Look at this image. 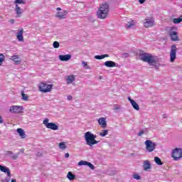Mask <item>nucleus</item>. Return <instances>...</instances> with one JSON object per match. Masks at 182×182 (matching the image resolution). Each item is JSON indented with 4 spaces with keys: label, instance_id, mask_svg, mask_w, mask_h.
I'll return each instance as SVG.
<instances>
[{
    "label": "nucleus",
    "instance_id": "f257e3e1",
    "mask_svg": "<svg viewBox=\"0 0 182 182\" xmlns=\"http://www.w3.org/2000/svg\"><path fill=\"white\" fill-rule=\"evenodd\" d=\"M109 4L107 3H104L101 4L97 11V16L99 19H106L107 15H109Z\"/></svg>",
    "mask_w": 182,
    "mask_h": 182
},
{
    "label": "nucleus",
    "instance_id": "f03ea898",
    "mask_svg": "<svg viewBox=\"0 0 182 182\" xmlns=\"http://www.w3.org/2000/svg\"><path fill=\"white\" fill-rule=\"evenodd\" d=\"M139 56L140 60H142V62H146V63H149V65H153L157 63V60H156V56L151 54L147 53H140Z\"/></svg>",
    "mask_w": 182,
    "mask_h": 182
},
{
    "label": "nucleus",
    "instance_id": "7ed1b4c3",
    "mask_svg": "<svg viewBox=\"0 0 182 182\" xmlns=\"http://www.w3.org/2000/svg\"><path fill=\"white\" fill-rule=\"evenodd\" d=\"M84 138L87 146H95V144L99 143V141L96 140V135L92 134L90 132H87L85 134Z\"/></svg>",
    "mask_w": 182,
    "mask_h": 182
},
{
    "label": "nucleus",
    "instance_id": "20e7f679",
    "mask_svg": "<svg viewBox=\"0 0 182 182\" xmlns=\"http://www.w3.org/2000/svg\"><path fill=\"white\" fill-rule=\"evenodd\" d=\"M38 88L42 93H49L50 92H52V90L53 89V84H48L44 82H41Z\"/></svg>",
    "mask_w": 182,
    "mask_h": 182
},
{
    "label": "nucleus",
    "instance_id": "39448f33",
    "mask_svg": "<svg viewBox=\"0 0 182 182\" xmlns=\"http://www.w3.org/2000/svg\"><path fill=\"white\" fill-rule=\"evenodd\" d=\"M43 124H44L47 129H50V130H59V127L53 122H49V119L48 118L43 121Z\"/></svg>",
    "mask_w": 182,
    "mask_h": 182
},
{
    "label": "nucleus",
    "instance_id": "423d86ee",
    "mask_svg": "<svg viewBox=\"0 0 182 182\" xmlns=\"http://www.w3.org/2000/svg\"><path fill=\"white\" fill-rule=\"evenodd\" d=\"M145 146L147 151L151 153V151H154L156 150V143L151 141V140H146L145 141Z\"/></svg>",
    "mask_w": 182,
    "mask_h": 182
},
{
    "label": "nucleus",
    "instance_id": "0eeeda50",
    "mask_svg": "<svg viewBox=\"0 0 182 182\" xmlns=\"http://www.w3.org/2000/svg\"><path fill=\"white\" fill-rule=\"evenodd\" d=\"M172 157L173 160L178 161L182 158V150L180 148H176L172 151Z\"/></svg>",
    "mask_w": 182,
    "mask_h": 182
},
{
    "label": "nucleus",
    "instance_id": "6e6552de",
    "mask_svg": "<svg viewBox=\"0 0 182 182\" xmlns=\"http://www.w3.org/2000/svg\"><path fill=\"white\" fill-rule=\"evenodd\" d=\"M177 53V46L173 45L170 53V62H174L176 60V56Z\"/></svg>",
    "mask_w": 182,
    "mask_h": 182
},
{
    "label": "nucleus",
    "instance_id": "1a4fd4ad",
    "mask_svg": "<svg viewBox=\"0 0 182 182\" xmlns=\"http://www.w3.org/2000/svg\"><path fill=\"white\" fill-rule=\"evenodd\" d=\"M23 110V107H22V106H18V105H14L12 107H10L9 109V112L11 113H22Z\"/></svg>",
    "mask_w": 182,
    "mask_h": 182
},
{
    "label": "nucleus",
    "instance_id": "9d476101",
    "mask_svg": "<svg viewBox=\"0 0 182 182\" xmlns=\"http://www.w3.org/2000/svg\"><path fill=\"white\" fill-rule=\"evenodd\" d=\"M168 36L171 38V41L173 42H177V41H178V33L176 31L173 30L169 31Z\"/></svg>",
    "mask_w": 182,
    "mask_h": 182
},
{
    "label": "nucleus",
    "instance_id": "9b49d317",
    "mask_svg": "<svg viewBox=\"0 0 182 182\" xmlns=\"http://www.w3.org/2000/svg\"><path fill=\"white\" fill-rule=\"evenodd\" d=\"M144 26L145 28H151V26H154V19L153 18H146L144 23Z\"/></svg>",
    "mask_w": 182,
    "mask_h": 182
},
{
    "label": "nucleus",
    "instance_id": "f8f14e48",
    "mask_svg": "<svg viewBox=\"0 0 182 182\" xmlns=\"http://www.w3.org/2000/svg\"><path fill=\"white\" fill-rule=\"evenodd\" d=\"M66 15H68V11L65 10L63 12L58 11L55 14V18H58V19H65Z\"/></svg>",
    "mask_w": 182,
    "mask_h": 182
},
{
    "label": "nucleus",
    "instance_id": "ddd939ff",
    "mask_svg": "<svg viewBox=\"0 0 182 182\" xmlns=\"http://www.w3.org/2000/svg\"><path fill=\"white\" fill-rule=\"evenodd\" d=\"M78 166H87L88 167H90V168H91V170H95V166H93L92 163L86 161H80L78 163Z\"/></svg>",
    "mask_w": 182,
    "mask_h": 182
},
{
    "label": "nucleus",
    "instance_id": "4468645a",
    "mask_svg": "<svg viewBox=\"0 0 182 182\" xmlns=\"http://www.w3.org/2000/svg\"><path fill=\"white\" fill-rule=\"evenodd\" d=\"M129 102H130L132 107L134 110H140V107H139V104L136 102V101L133 100L130 97H128Z\"/></svg>",
    "mask_w": 182,
    "mask_h": 182
},
{
    "label": "nucleus",
    "instance_id": "2eb2a0df",
    "mask_svg": "<svg viewBox=\"0 0 182 182\" xmlns=\"http://www.w3.org/2000/svg\"><path fill=\"white\" fill-rule=\"evenodd\" d=\"M70 58H72V55L70 54H67V55H59V59L62 62H68V60H70Z\"/></svg>",
    "mask_w": 182,
    "mask_h": 182
},
{
    "label": "nucleus",
    "instance_id": "dca6fc26",
    "mask_svg": "<svg viewBox=\"0 0 182 182\" xmlns=\"http://www.w3.org/2000/svg\"><path fill=\"white\" fill-rule=\"evenodd\" d=\"M16 38L19 42H23V28H21L17 33Z\"/></svg>",
    "mask_w": 182,
    "mask_h": 182
},
{
    "label": "nucleus",
    "instance_id": "f3484780",
    "mask_svg": "<svg viewBox=\"0 0 182 182\" xmlns=\"http://www.w3.org/2000/svg\"><path fill=\"white\" fill-rule=\"evenodd\" d=\"M98 123L102 129L107 127V124L106 123V118L102 117L98 119Z\"/></svg>",
    "mask_w": 182,
    "mask_h": 182
},
{
    "label": "nucleus",
    "instance_id": "a211bd4d",
    "mask_svg": "<svg viewBox=\"0 0 182 182\" xmlns=\"http://www.w3.org/2000/svg\"><path fill=\"white\" fill-rule=\"evenodd\" d=\"M0 170L3 172V173H6L8 177H11V170H9V168L6 167V166H4L2 165H0Z\"/></svg>",
    "mask_w": 182,
    "mask_h": 182
},
{
    "label": "nucleus",
    "instance_id": "6ab92c4d",
    "mask_svg": "<svg viewBox=\"0 0 182 182\" xmlns=\"http://www.w3.org/2000/svg\"><path fill=\"white\" fill-rule=\"evenodd\" d=\"M76 80V77L75 75H68L66 77L67 85H70Z\"/></svg>",
    "mask_w": 182,
    "mask_h": 182
},
{
    "label": "nucleus",
    "instance_id": "aec40b11",
    "mask_svg": "<svg viewBox=\"0 0 182 182\" xmlns=\"http://www.w3.org/2000/svg\"><path fill=\"white\" fill-rule=\"evenodd\" d=\"M10 59L13 60L16 65H19L21 62V59H19V55H13Z\"/></svg>",
    "mask_w": 182,
    "mask_h": 182
},
{
    "label": "nucleus",
    "instance_id": "412c9836",
    "mask_svg": "<svg viewBox=\"0 0 182 182\" xmlns=\"http://www.w3.org/2000/svg\"><path fill=\"white\" fill-rule=\"evenodd\" d=\"M143 167H144V171H147V170H150V168H151V164L149 161L146 160L144 161Z\"/></svg>",
    "mask_w": 182,
    "mask_h": 182
},
{
    "label": "nucleus",
    "instance_id": "4be33fe9",
    "mask_svg": "<svg viewBox=\"0 0 182 182\" xmlns=\"http://www.w3.org/2000/svg\"><path fill=\"white\" fill-rule=\"evenodd\" d=\"M104 65L107 68H116V63L114 61H106Z\"/></svg>",
    "mask_w": 182,
    "mask_h": 182
},
{
    "label": "nucleus",
    "instance_id": "5701e85b",
    "mask_svg": "<svg viewBox=\"0 0 182 182\" xmlns=\"http://www.w3.org/2000/svg\"><path fill=\"white\" fill-rule=\"evenodd\" d=\"M67 178L70 180V181H73V180H75L76 178V176L73 174L71 171H69L67 174Z\"/></svg>",
    "mask_w": 182,
    "mask_h": 182
},
{
    "label": "nucleus",
    "instance_id": "b1692460",
    "mask_svg": "<svg viewBox=\"0 0 182 182\" xmlns=\"http://www.w3.org/2000/svg\"><path fill=\"white\" fill-rule=\"evenodd\" d=\"M15 11L17 14V16H21V15H22L23 11L21 9V7L18 6V4L16 5Z\"/></svg>",
    "mask_w": 182,
    "mask_h": 182
},
{
    "label": "nucleus",
    "instance_id": "393cba45",
    "mask_svg": "<svg viewBox=\"0 0 182 182\" xmlns=\"http://www.w3.org/2000/svg\"><path fill=\"white\" fill-rule=\"evenodd\" d=\"M17 132L18 133L19 136H21V139H25V132H23V129L18 128L17 129Z\"/></svg>",
    "mask_w": 182,
    "mask_h": 182
},
{
    "label": "nucleus",
    "instance_id": "a878e982",
    "mask_svg": "<svg viewBox=\"0 0 182 182\" xmlns=\"http://www.w3.org/2000/svg\"><path fill=\"white\" fill-rule=\"evenodd\" d=\"M105 58H109V55H95V59H97L98 60H100L101 59H105Z\"/></svg>",
    "mask_w": 182,
    "mask_h": 182
},
{
    "label": "nucleus",
    "instance_id": "bb28decb",
    "mask_svg": "<svg viewBox=\"0 0 182 182\" xmlns=\"http://www.w3.org/2000/svg\"><path fill=\"white\" fill-rule=\"evenodd\" d=\"M154 161L155 163H156V164H158V166H162L163 163L161 162V159H160V158L156 156L154 158Z\"/></svg>",
    "mask_w": 182,
    "mask_h": 182
},
{
    "label": "nucleus",
    "instance_id": "cd10ccee",
    "mask_svg": "<svg viewBox=\"0 0 182 182\" xmlns=\"http://www.w3.org/2000/svg\"><path fill=\"white\" fill-rule=\"evenodd\" d=\"M22 96V100H24L25 102H28L29 100V97L26 95L23 92H21Z\"/></svg>",
    "mask_w": 182,
    "mask_h": 182
},
{
    "label": "nucleus",
    "instance_id": "c85d7f7f",
    "mask_svg": "<svg viewBox=\"0 0 182 182\" xmlns=\"http://www.w3.org/2000/svg\"><path fill=\"white\" fill-rule=\"evenodd\" d=\"M108 134H109V130L106 129V130L101 132L100 133V136L101 137H105V136H107Z\"/></svg>",
    "mask_w": 182,
    "mask_h": 182
},
{
    "label": "nucleus",
    "instance_id": "c756f323",
    "mask_svg": "<svg viewBox=\"0 0 182 182\" xmlns=\"http://www.w3.org/2000/svg\"><path fill=\"white\" fill-rule=\"evenodd\" d=\"M5 61V55L4 54L0 53V66H2V64Z\"/></svg>",
    "mask_w": 182,
    "mask_h": 182
},
{
    "label": "nucleus",
    "instance_id": "7c9ffc66",
    "mask_svg": "<svg viewBox=\"0 0 182 182\" xmlns=\"http://www.w3.org/2000/svg\"><path fill=\"white\" fill-rule=\"evenodd\" d=\"M181 22H182V16L173 19V23H180Z\"/></svg>",
    "mask_w": 182,
    "mask_h": 182
},
{
    "label": "nucleus",
    "instance_id": "2f4dec72",
    "mask_svg": "<svg viewBox=\"0 0 182 182\" xmlns=\"http://www.w3.org/2000/svg\"><path fill=\"white\" fill-rule=\"evenodd\" d=\"M59 147L60 149H61L62 150H65L66 149V144H65V142H60L59 144Z\"/></svg>",
    "mask_w": 182,
    "mask_h": 182
},
{
    "label": "nucleus",
    "instance_id": "473e14b6",
    "mask_svg": "<svg viewBox=\"0 0 182 182\" xmlns=\"http://www.w3.org/2000/svg\"><path fill=\"white\" fill-rule=\"evenodd\" d=\"M53 46L55 49H58V48H59V46H60V44L58 41H54L53 43Z\"/></svg>",
    "mask_w": 182,
    "mask_h": 182
},
{
    "label": "nucleus",
    "instance_id": "72a5a7b5",
    "mask_svg": "<svg viewBox=\"0 0 182 182\" xmlns=\"http://www.w3.org/2000/svg\"><path fill=\"white\" fill-rule=\"evenodd\" d=\"M133 26H134V21H130V22H128V23L127 24V26H126V28H132V27H133Z\"/></svg>",
    "mask_w": 182,
    "mask_h": 182
},
{
    "label": "nucleus",
    "instance_id": "f704fd0d",
    "mask_svg": "<svg viewBox=\"0 0 182 182\" xmlns=\"http://www.w3.org/2000/svg\"><path fill=\"white\" fill-rule=\"evenodd\" d=\"M82 65L86 68V69H90V67L87 65V62L82 61Z\"/></svg>",
    "mask_w": 182,
    "mask_h": 182
},
{
    "label": "nucleus",
    "instance_id": "c9c22d12",
    "mask_svg": "<svg viewBox=\"0 0 182 182\" xmlns=\"http://www.w3.org/2000/svg\"><path fill=\"white\" fill-rule=\"evenodd\" d=\"M133 177L135 178V180H140L141 178V176L137 173L134 174Z\"/></svg>",
    "mask_w": 182,
    "mask_h": 182
},
{
    "label": "nucleus",
    "instance_id": "e433bc0d",
    "mask_svg": "<svg viewBox=\"0 0 182 182\" xmlns=\"http://www.w3.org/2000/svg\"><path fill=\"white\" fill-rule=\"evenodd\" d=\"M14 4H25V3L23 2V0H16L14 1Z\"/></svg>",
    "mask_w": 182,
    "mask_h": 182
},
{
    "label": "nucleus",
    "instance_id": "4c0bfd02",
    "mask_svg": "<svg viewBox=\"0 0 182 182\" xmlns=\"http://www.w3.org/2000/svg\"><path fill=\"white\" fill-rule=\"evenodd\" d=\"M18 157H19V153H18V154H16V155H14V156H12V159H13L14 160H16V159H18Z\"/></svg>",
    "mask_w": 182,
    "mask_h": 182
},
{
    "label": "nucleus",
    "instance_id": "58836bf2",
    "mask_svg": "<svg viewBox=\"0 0 182 182\" xmlns=\"http://www.w3.org/2000/svg\"><path fill=\"white\" fill-rule=\"evenodd\" d=\"M143 134H144V131H141L138 133V136H143Z\"/></svg>",
    "mask_w": 182,
    "mask_h": 182
},
{
    "label": "nucleus",
    "instance_id": "ea45409f",
    "mask_svg": "<svg viewBox=\"0 0 182 182\" xmlns=\"http://www.w3.org/2000/svg\"><path fill=\"white\" fill-rule=\"evenodd\" d=\"M6 153L9 156H12V154H14V152L11 151H8Z\"/></svg>",
    "mask_w": 182,
    "mask_h": 182
},
{
    "label": "nucleus",
    "instance_id": "a19ab883",
    "mask_svg": "<svg viewBox=\"0 0 182 182\" xmlns=\"http://www.w3.org/2000/svg\"><path fill=\"white\" fill-rule=\"evenodd\" d=\"M146 0H139V4H144Z\"/></svg>",
    "mask_w": 182,
    "mask_h": 182
},
{
    "label": "nucleus",
    "instance_id": "79ce46f5",
    "mask_svg": "<svg viewBox=\"0 0 182 182\" xmlns=\"http://www.w3.org/2000/svg\"><path fill=\"white\" fill-rule=\"evenodd\" d=\"M4 123V119H2V117L0 115V124Z\"/></svg>",
    "mask_w": 182,
    "mask_h": 182
},
{
    "label": "nucleus",
    "instance_id": "37998d69",
    "mask_svg": "<svg viewBox=\"0 0 182 182\" xmlns=\"http://www.w3.org/2000/svg\"><path fill=\"white\" fill-rule=\"evenodd\" d=\"M9 22H11V23H15V20L14 19H10Z\"/></svg>",
    "mask_w": 182,
    "mask_h": 182
},
{
    "label": "nucleus",
    "instance_id": "c03bdc74",
    "mask_svg": "<svg viewBox=\"0 0 182 182\" xmlns=\"http://www.w3.org/2000/svg\"><path fill=\"white\" fill-rule=\"evenodd\" d=\"M72 99H73V97H72L71 95H69V96L68 97V100H72Z\"/></svg>",
    "mask_w": 182,
    "mask_h": 182
},
{
    "label": "nucleus",
    "instance_id": "a18cd8bd",
    "mask_svg": "<svg viewBox=\"0 0 182 182\" xmlns=\"http://www.w3.org/2000/svg\"><path fill=\"white\" fill-rule=\"evenodd\" d=\"M68 157H69V154H68V153L65 154V159H68Z\"/></svg>",
    "mask_w": 182,
    "mask_h": 182
},
{
    "label": "nucleus",
    "instance_id": "49530a36",
    "mask_svg": "<svg viewBox=\"0 0 182 182\" xmlns=\"http://www.w3.org/2000/svg\"><path fill=\"white\" fill-rule=\"evenodd\" d=\"M56 11H62V9L60 8V7H58V8L56 9Z\"/></svg>",
    "mask_w": 182,
    "mask_h": 182
},
{
    "label": "nucleus",
    "instance_id": "de8ad7c7",
    "mask_svg": "<svg viewBox=\"0 0 182 182\" xmlns=\"http://www.w3.org/2000/svg\"><path fill=\"white\" fill-rule=\"evenodd\" d=\"M11 182H16V179H12Z\"/></svg>",
    "mask_w": 182,
    "mask_h": 182
},
{
    "label": "nucleus",
    "instance_id": "09e8293b",
    "mask_svg": "<svg viewBox=\"0 0 182 182\" xmlns=\"http://www.w3.org/2000/svg\"><path fill=\"white\" fill-rule=\"evenodd\" d=\"M119 107H115V110H119Z\"/></svg>",
    "mask_w": 182,
    "mask_h": 182
}]
</instances>
